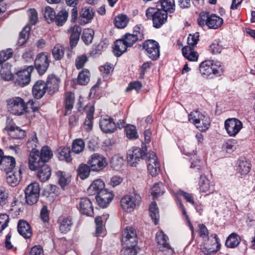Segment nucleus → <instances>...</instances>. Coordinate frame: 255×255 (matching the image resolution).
I'll return each instance as SVG.
<instances>
[{"mask_svg": "<svg viewBox=\"0 0 255 255\" xmlns=\"http://www.w3.org/2000/svg\"><path fill=\"white\" fill-rule=\"evenodd\" d=\"M7 108L11 114L16 116H21L27 112V105L30 106L34 112L38 110L35 106V101L29 100L26 104L24 100L19 97H14L8 99L6 101Z\"/></svg>", "mask_w": 255, "mask_h": 255, "instance_id": "f257e3e1", "label": "nucleus"}, {"mask_svg": "<svg viewBox=\"0 0 255 255\" xmlns=\"http://www.w3.org/2000/svg\"><path fill=\"white\" fill-rule=\"evenodd\" d=\"M188 121L201 131L207 130L211 123L210 118L198 110L193 111L188 115Z\"/></svg>", "mask_w": 255, "mask_h": 255, "instance_id": "f03ea898", "label": "nucleus"}, {"mask_svg": "<svg viewBox=\"0 0 255 255\" xmlns=\"http://www.w3.org/2000/svg\"><path fill=\"white\" fill-rule=\"evenodd\" d=\"M148 19H152L153 26L156 28H160L167 20V13L165 10L156 7H148L145 12Z\"/></svg>", "mask_w": 255, "mask_h": 255, "instance_id": "7ed1b4c3", "label": "nucleus"}, {"mask_svg": "<svg viewBox=\"0 0 255 255\" xmlns=\"http://www.w3.org/2000/svg\"><path fill=\"white\" fill-rule=\"evenodd\" d=\"M141 197L137 193L133 192L129 195H126L121 200V206L127 212H131L141 202Z\"/></svg>", "mask_w": 255, "mask_h": 255, "instance_id": "20e7f679", "label": "nucleus"}, {"mask_svg": "<svg viewBox=\"0 0 255 255\" xmlns=\"http://www.w3.org/2000/svg\"><path fill=\"white\" fill-rule=\"evenodd\" d=\"M25 196L26 203L32 205L38 201L40 194L39 183L36 182L29 184L25 189Z\"/></svg>", "mask_w": 255, "mask_h": 255, "instance_id": "39448f33", "label": "nucleus"}, {"mask_svg": "<svg viewBox=\"0 0 255 255\" xmlns=\"http://www.w3.org/2000/svg\"><path fill=\"white\" fill-rule=\"evenodd\" d=\"M147 170L152 176H156L160 172V164L156 154L148 152L145 155Z\"/></svg>", "mask_w": 255, "mask_h": 255, "instance_id": "423d86ee", "label": "nucleus"}, {"mask_svg": "<svg viewBox=\"0 0 255 255\" xmlns=\"http://www.w3.org/2000/svg\"><path fill=\"white\" fill-rule=\"evenodd\" d=\"M34 67L30 66L26 69L17 72L13 78L15 84L20 87L28 85L30 81L31 73Z\"/></svg>", "mask_w": 255, "mask_h": 255, "instance_id": "0eeeda50", "label": "nucleus"}, {"mask_svg": "<svg viewBox=\"0 0 255 255\" xmlns=\"http://www.w3.org/2000/svg\"><path fill=\"white\" fill-rule=\"evenodd\" d=\"M88 164L91 170L99 171L105 168L108 164L106 157L99 153H94L89 158Z\"/></svg>", "mask_w": 255, "mask_h": 255, "instance_id": "6e6552de", "label": "nucleus"}, {"mask_svg": "<svg viewBox=\"0 0 255 255\" xmlns=\"http://www.w3.org/2000/svg\"><path fill=\"white\" fill-rule=\"evenodd\" d=\"M143 48L147 56L152 60H156L159 57V45L156 41L152 39L146 40L143 44Z\"/></svg>", "mask_w": 255, "mask_h": 255, "instance_id": "1a4fd4ad", "label": "nucleus"}, {"mask_svg": "<svg viewBox=\"0 0 255 255\" xmlns=\"http://www.w3.org/2000/svg\"><path fill=\"white\" fill-rule=\"evenodd\" d=\"M122 241L123 246H136L137 236L136 230L131 227H127L123 233Z\"/></svg>", "mask_w": 255, "mask_h": 255, "instance_id": "9d476101", "label": "nucleus"}, {"mask_svg": "<svg viewBox=\"0 0 255 255\" xmlns=\"http://www.w3.org/2000/svg\"><path fill=\"white\" fill-rule=\"evenodd\" d=\"M242 123L236 118H230L225 122V128L230 136L235 137L243 128Z\"/></svg>", "mask_w": 255, "mask_h": 255, "instance_id": "9b49d317", "label": "nucleus"}, {"mask_svg": "<svg viewBox=\"0 0 255 255\" xmlns=\"http://www.w3.org/2000/svg\"><path fill=\"white\" fill-rule=\"evenodd\" d=\"M44 17L49 23L55 20L58 26H62L64 23V10L61 9L56 15L52 8L49 6H46L44 10Z\"/></svg>", "mask_w": 255, "mask_h": 255, "instance_id": "f8f14e48", "label": "nucleus"}, {"mask_svg": "<svg viewBox=\"0 0 255 255\" xmlns=\"http://www.w3.org/2000/svg\"><path fill=\"white\" fill-rule=\"evenodd\" d=\"M50 61L47 55L41 53L38 54L34 61L35 68L38 73L42 75L47 70L49 66Z\"/></svg>", "mask_w": 255, "mask_h": 255, "instance_id": "ddd939ff", "label": "nucleus"}, {"mask_svg": "<svg viewBox=\"0 0 255 255\" xmlns=\"http://www.w3.org/2000/svg\"><path fill=\"white\" fill-rule=\"evenodd\" d=\"M156 240L158 245V249L162 252H168L170 253L174 252V250L171 247L167 240L168 237L164 233L160 231L157 233L156 235Z\"/></svg>", "mask_w": 255, "mask_h": 255, "instance_id": "4468645a", "label": "nucleus"}, {"mask_svg": "<svg viewBox=\"0 0 255 255\" xmlns=\"http://www.w3.org/2000/svg\"><path fill=\"white\" fill-rule=\"evenodd\" d=\"M80 212L87 216H94V207L92 201L87 197H83L80 199L78 206Z\"/></svg>", "mask_w": 255, "mask_h": 255, "instance_id": "2eb2a0df", "label": "nucleus"}, {"mask_svg": "<svg viewBox=\"0 0 255 255\" xmlns=\"http://www.w3.org/2000/svg\"><path fill=\"white\" fill-rule=\"evenodd\" d=\"M143 155V152L140 148L132 147L128 152L127 161L128 163L131 166L135 167Z\"/></svg>", "mask_w": 255, "mask_h": 255, "instance_id": "dca6fc26", "label": "nucleus"}, {"mask_svg": "<svg viewBox=\"0 0 255 255\" xmlns=\"http://www.w3.org/2000/svg\"><path fill=\"white\" fill-rule=\"evenodd\" d=\"M42 164H44L40 157L38 150L31 151L28 157V166L30 170L35 171Z\"/></svg>", "mask_w": 255, "mask_h": 255, "instance_id": "f3484780", "label": "nucleus"}, {"mask_svg": "<svg viewBox=\"0 0 255 255\" xmlns=\"http://www.w3.org/2000/svg\"><path fill=\"white\" fill-rule=\"evenodd\" d=\"M114 195L107 189L103 190L96 196L98 205L102 208H106L113 200Z\"/></svg>", "mask_w": 255, "mask_h": 255, "instance_id": "a211bd4d", "label": "nucleus"}, {"mask_svg": "<svg viewBox=\"0 0 255 255\" xmlns=\"http://www.w3.org/2000/svg\"><path fill=\"white\" fill-rule=\"evenodd\" d=\"M100 127L101 130L105 133L114 132L117 128L114 120L107 116L101 118Z\"/></svg>", "mask_w": 255, "mask_h": 255, "instance_id": "6ab92c4d", "label": "nucleus"}, {"mask_svg": "<svg viewBox=\"0 0 255 255\" xmlns=\"http://www.w3.org/2000/svg\"><path fill=\"white\" fill-rule=\"evenodd\" d=\"M81 32V27L77 25L71 27L67 30V33L70 34L69 44L71 49H73L77 45Z\"/></svg>", "mask_w": 255, "mask_h": 255, "instance_id": "aec40b11", "label": "nucleus"}, {"mask_svg": "<svg viewBox=\"0 0 255 255\" xmlns=\"http://www.w3.org/2000/svg\"><path fill=\"white\" fill-rule=\"evenodd\" d=\"M84 110L87 112L85 119L84 127L87 130H91L93 128V120L94 113V107L91 104H87Z\"/></svg>", "mask_w": 255, "mask_h": 255, "instance_id": "412c9836", "label": "nucleus"}, {"mask_svg": "<svg viewBox=\"0 0 255 255\" xmlns=\"http://www.w3.org/2000/svg\"><path fill=\"white\" fill-rule=\"evenodd\" d=\"M16 161L15 158L11 156H4L0 165L1 170L6 173L12 172L15 168Z\"/></svg>", "mask_w": 255, "mask_h": 255, "instance_id": "4be33fe9", "label": "nucleus"}, {"mask_svg": "<svg viewBox=\"0 0 255 255\" xmlns=\"http://www.w3.org/2000/svg\"><path fill=\"white\" fill-rule=\"evenodd\" d=\"M59 79L54 75H49L47 79L46 87L49 95H52L58 90L59 87Z\"/></svg>", "mask_w": 255, "mask_h": 255, "instance_id": "5701e85b", "label": "nucleus"}, {"mask_svg": "<svg viewBox=\"0 0 255 255\" xmlns=\"http://www.w3.org/2000/svg\"><path fill=\"white\" fill-rule=\"evenodd\" d=\"M47 89L46 84L42 80H38L33 86L32 94L35 98L41 99L46 93Z\"/></svg>", "mask_w": 255, "mask_h": 255, "instance_id": "b1692460", "label": "nucleus"}, {"mask_svg": "<svg viewBox=\"0 0 255 255\" xmlns=\"http://www.w3.org/2000/svg\"><path fill=\"white\" fill-rule=\"evenodd\" d=\"M105 183L101 179L94 180L87 189L89 195H98L100 192L105 190Z\"/></svg>", "mask_w": 255, "mask_h": 255, "instance_id": "393cba45", "label": "nucleus"}, {"mask_svg": "<svg viewBox=\"0 0 255 255\" xmlns=\"http://www.w3.org/2000/svg\"><path fill=\"white\" fill-rule=\"evenodd\" d=\"M212 60L205 61L200 64L199 71L203 77L205 78L213 77V72L212 69Z\"/></svg>", "mask_w": 255, "mask_h": 255, "instance_id": "a878e982", "label": "nucleus"}, {"mask_svg": "<svg viewBox=\"0 0 255 255\" xmlns=\"http://www.w3.org/2000/svg\"><path fill=\"white\" fill-rule=\"evenodd\" d=\"M21 170L19 169L13 172L7 173L6 180L7 183L11 187L16 186L21 180Z\"/></svg>", "mask_w": 255, "mask_h": 255, "instance_id": "bb28decb", "label": "nucleus"}, {"mask_svg": "<svg viewBox=\"0 0 255 255\" xmlns=\"http://www.w3.org/2000/svg\"><path fill=\"white\" fill-rule=\"evenodd\" d=\"M19 234L24 238L29 239L32 236V230L29 224L25 221L20 220L17 225Z\"/></svg>", "mask_w": 255, "mask_h": 255, "instance_id": "cd10ccee", "label": "nucleus"}, {"mask_svg": "<svg viewBox=\"0 0 255 255\" xmlns=\"http://www.w3.org/2000/svg\"><path fill=\"white\" fill-rule=\"evenodd\" d=\"M59 189L56 186L52 184L47 185L44 189L43 195L48 199L50 202L53 201L59 194Z\"/></svg>", "mask_w": 255, "mask_h": 255, "instance_id": "c85d7f7f", "label": "nucleus"}, {"mask_svg": "<svg viewBox=\"0 0 255 255\" xmlns=\"http://www.w3.org/2000/svg\"><path fill=\"white\" fill-rule=\"evenodd\" d=\"M6 130L8 135L13 139H20L25 135V130L13 125L7 127Z\"/></svg>", "mask_w": 255, "mask_h": 255, "instance_id": "c756f323", "label": "nucleus"}, {"mask_svg": "<svg viewBox=\"0 0 255 255\" xmlns=\"http://www.w3.org/2000/svg\"><path fill=\"white\" fill-rule=\"evenodd\" d=\"M128 47L122 38L118 39L115 42L113 52L116 56L119 57L127 51Z\"/></svg>", "mask_w": 255, "mask_h": 255, "instance_id": "7c9ffc66", "label": "nucleus"}, {"mask_svg": "<svg viewBox=\"0 0 255 255\" xmlns=\"http://www.w3.org/2000/svg\"><path fill=\"white\" fill-rule=\"evenodd\" d=\"M37 173V176L42 182L47 180L51 175L50 167L46 164H42L40 167Z\"/></svg>", "mask_w": 255, "mask_h": 255, "instance_id": "2f4dec72", "label": "nucleus"}, {"mask_svg": "<svg viewBox=\"0 0 255 255\" xmlns=\"http://www.w3.org/2000/svg\"><path fill=\"white\" fill-rule=\"evenodd\" d=\"M75 99V94L73 92H67L65 95V116L73 109Z\"/></svg>", "mask_w": 255, "mask_h": 255, "instance_id": "473e14b6", "label": "nucleus"}, {"mask_svg": "<svg viewBox=\"0 0 255 255\" xmlns=\"http://www.w3.org/2000/svg\"><path fill=\"white\" fill-rule=\"evenodd\" d=\"M223 22V20L220 17L215 14H209L207 26L210 28L217 29L222 25Z\"/></svg>", "mask_w": 255, "mask_h": 255, "instance_id": "72a5a7b5", "label": "nucleus"}, {"mask_svg": "<svg viewBox=\"0 0 255 255\" xmlns=\"http://www.w3.org/2000/svg\"><path fill=\"white\" fill-rule=\"evenodd\" d=\"M212 236L215 239V243L214 244L216 245V248L213 247L208 248L206 246H203L201 248V251L204 255H210L215 254L220 248L221 245L218 236L216 234H213Z\"/></svg>", "mask_w": 255, "mask_h": 255, "instance_id": "f704fd0d", "label": "nucleus"}, {"mask_svg": "<svg viewBox=\"0 0 255 255\" xmlns=\"http://www.w3.org/2000/svg\"><path fill=\"white\" fill-rule=\"evenodd\" d=\"M241 242L240 236L236 233H233L227 238L226 246L230 248L237 247Z\"/></svg>", "mask_w": 255, "mask_h": 255, "instance_id": "c9c22d12", "label": "nucleus"}, {"mask_svg": "<svg viewBox=\"0 0 255 255\" xmlns=\"http://www.w3.org/2000/svg\"><path fill=\"white\" fill-rule=\"evenodd\" d=\"M128 22L129 18L126 14H119L114 19V24L118 28H124Z\"/></svg>", "mask_w": 255, "mask_h": 255, "instance_id": "e433bc0d", "label": "nucleus"}, {"mask_svg": "<svg viewBox=\"0 0 255 255\" xmlns=\"http://www.w3.org/2000/svg\"><path fill=\"white\" fill-rule=\"evenodd\" d=\"M182 54L185 58L191 61H196L198 60V53L193 51L190 47H184L182 48Z\"/></svg>", "mask_w": 255, "mask_h": 255, "instance_id": "4c0bfd02", "label": "nucleus"}, {"mask_svg": "<svg viewBox=\"0 0 255 255\" xmlns=\"http://www.w3.org/2000/svg\"><path fill=\"white\" fill-rule=\"evenodd\" d=\"M90 73L87 69L80 72L77 77V83L80 85H86L90 81Z\"/></svg>", "mask_w": 255, "mask_h": 255, "instance_id": "58836bf2", "label": "nucleus"}, {"mask_svg": "<svg viewBox=\"0 0 255 255\" xmlns=\"http://www.w3.org/2000/svg\"><path fill=\"white\" fill-rule=\"evenodd\" d=\"M94 15V12L92 7H84L81 11L80 18L85 19L83 20V22L87 23L93 18Z\"/></svg>", "mask_w": 255, "mask_h": 255, "instance_id": "ea45409f", "label": "nucleus"}, {"mask_svg": "<svg viewBox=\"0 0 255 255\" xmlns=\"http://www.w3.org/2000/svg\"><path fill=\"white\" fill-rule=\"evenodd\" d=\"M94 34V30L91 28L84 29L81 38L85 44L89 45L92 42Z\"/></svg>", "mask_w": 255, "mask_h": 255, "instance_id": "a19ab883", "label": "nucleus"}, {"mask_svg": "<svg viewBox=\"0 0 255 255\" xmlns=\"http://www.w3.org/2000/svg\"><path fill=\"white\" fill-rule=\"evenodd\" d=\"M162 10L172 13L175 10L174 0H159Z\"/></svg>", "mask_w": 255, "mask_h": 255, "instance_id": "79ce46f5", "label": "nucleus"}, {"mask_svg": "<svg viewBox=\"0 0 255 255\" xmlns=\"http://www.w3.org/2000/svg\"><path fill=\"white\" fill-rule=\"evenodd\" d=\"M91 168L90 166L86 164H81L78 169V175L81 179H85L90 175Z\"/></svg>", "mask_w": 255, "mask_h": 255, "instance_id": "37998d69", "label": "nucleus"}, {"mask_svg": "<svg viewBox=\"0 0 255 255\" xmlns=\"http://www.w3.org/2000/svg\"><path fill=\"white\" fill-rule=\"evenodd\" d=\"M149 214L152 220L154 221L155 225L158 223L159 218L158 207L155 202H152L149 206Z\"/></svg>", "mask_w": 255, "mask_h": 255, "instance_id": "c03bdc74", "label": "nucleus"}, {"mask_svg": "<svg viewBox=\"0 0 255 255\" xmlns=\"http://www.w3.org/2000/svg\"><path fill=\"white\" fill-rule=\"evenodd\" d=\"M199 189L201 192H207L210 191V184L209 180L206 176L202 174L199 181Z\"/></svg>", "mask_w": 255, "mask_h": 255, "instance_id": "a18cd8bd", "label": "nucleus"}, {"mask_svg": "<svg viewBox=\"0 0 255 255\" xmlns=\"http://www.w3.org/2000/svg\"><path fill=\"white\" fill-rule=\"evenodd\" d=\"M135 36L133 34L126 33L122 37V39L128 47H131L137 40H141V36Z\"/></svg>", "mask_w": 255, "mask_h": 255, "instance_id": "49530a36", "label": "nucleus"}, {"mask_svg": "<svg viewBox=\"0 0 255 255\" xmlns=\"http://www.w3.org/2000/svg\"><path fill=\"white\" fill-rule=\"evenodd\" d=\"M39 154L40 157L44 163L48 162L53 156L52 151L48 146H44L42 147Z\"/></svg>", "mask_w": 255, "mask_h": 255, "instance_id": "de8ad7c7", "label": "nucleus"}, {"mask_svg": "<svg viewBox=\"0 0 255 255\" xmlns=\"http://www.w3.org/2000/svg\"><path fill=\"white\" fill-rule=\"evenodd\" d=\"M109 218V215H103L102 216H97L95 219V222L96 225V233L97 236H100L103 230V220H107Z\"/></svg>", "mask_w": 255, "mask_h": 255, "instance_id": "09e8293b", "label": "nucleus"}, {"mask_svg": "<svg viewBox=\"0 0 255 255\" xmlns=\"http://www.w3.org/2000/svg\"><path fill=\"white\" fill-rule=\"evenodd\" d=\"M30 28L29 26H25L19 34V37L17 42V44L19 46H22L24 45L28 37L30 32Z\"/></svg>", "mask_w": 255, "mask_h": 255, "instance_id": "8fccbe9b", "label": "nucleus"}, {"mask_svg": "<svg viewBox=\"0 0 255 255\" xmlns=\"http://www.w3.org/2000/svg\"><path fill=\"white\" fill-rule=\"evenodd\" d=\"M85 147V143L82 139H75L72 144V152L76 153H79L83 151Z\"/></svg>", "mask_w": 255, "mask_h": 255, "instance_id": "3c124183", "label": "nucleus"}, {"mask_svg": "<svg viewBox=\"0 0 255 255\" xmlns=\"http://www.w3.org/2000/svg\"><path fill=\"white\" fill-rule=\"evenodd\" d=\"M251 165L247 161H240L238 165V172L242 175H247L250 171Z\"/></svg>", "mask_w": 255, "mask_h": 255, "instance_id": "603ef678", "label": "nucleus"}, {"mask_svg": "<svg viewBox=\"0 0 255 255\" xmlns=\"http://www.w3.org/2000/svg\"><path fill=\"white\" fill-rule=\"evenodd\" d=\"M212 69H213V76H221L224 71V65L219 61L214 62L212 61Z\"/></svg>", "mask_w": 255, "mask_h": 255, "instance_id": "864d4df0", "label": "nucleus"}, {"mask_svg": "<svg viewBox=\"0 0 255 255\" xmlns=\"http://www.w3.org/2000/svg\"><path fill=\"white\" fill-rule=\"evenodd\" d=\"M38 138L36 136V134L35 132H33L30 135L29 138L28 139L26 146L28 148L31 149V151L37 150L36 149L37 144L38 143Z\"/></svg>", "mask_w": 255, "mask_h": 255, "instance_id": "5fc2aeb1", "label": "nucleus"}, {"mask_svg": "<svg viewBox=\"0 0 255 255\" xmlns=\"http://www.w3.org/2000/svg\"><path fill=\"white\" fill-rule=\"evenodd\" d=\"M127 136L130 139H134L138 137L136 127L133 125H128L125 129Z\"/></svg>", "mask_w": 255, "mask_h": 255, "instance_id": "6e6d98bb", "label": "nucleus"}, {"mask_svg": "<svg viewBox=\"0 0 255 255\" xmlns=\"http://www.w3.org/2000/svg\"><path fill=\"white\" fill-rule=\"evenodd\" d=\"M52 55L55 60L61 59L64 55L63 46L60 44H56L52 49Z\"/></svg>", "mask_w": 255, "mask_h": 255, "instance_id": "4d7b16f0", "label": "nucleus"}, {"mask_svg": "<svg viewBox=\"0 0 255 255\" xmlns=\"http://www.w3.org/2000/svg\"><path fill=\"white\" fill-rule=\"evenodd\" d=\"M236 140L231 139L225 141L223 145V148L228 152H231L237 148Z\"/></svg>", "mask_w": 255, "mask_h": 255, "instance_id": "13d9d810", "label": "nucleus"}, {"mask_svg": "<svg viewBox=\"0 0 255 255\" xmlns=\"http://www.w3.org/2000/svg\"><path fill=\"white\" fill-rule=\"evenodd\" d=\"M177 204L178 206L180 209L181 210L182 215L183 216H184V217H185L186 220L187 221L188 225L190 228V229L191 231L192 234L193 235V234L194 233V227L189 220V217H188V215L187 214L186 210L185 209V207H184L183 204L181 203V201L179 200H178V201H177Z\"/></svg>", "mask_w": 255, "mask_h": 255, "instance_id": "bf43d9fd", "label": "nucleus"}, {"mask_svg": "<svg viewBox=\"0 0 255 255\" xmlns=\"http://www.w3.org/2000/svg\"><path fill=\"white\" fill-rule=\"evenodd\" d=\"M163 184L159 182L155 184L151 189V194L154 197H156L159 195L163 194L164 193L162 190Z\"/></svg>", "mask_w": 255, "mask_h": 255, "instance_id": "052dcab7", "label": "nucleus"}, {"mask_svg": "<svg viewBox=\"0 0 255 255\" xmlns=\"http://www.w3.org/2000/svg\"><path fill=\"white\" fill-rule=\"evenodd\" d=\"M209 13L207 12H200L198 18V23L202 27L207 26V21L209 19Z\"/></svg>", "mask_w": 255, "mask_h": 255, "instance_id": "680f3d73", "label": "nucleus"}, {"mask_svg": "<svg viewBox=\"0 0 255 255\" xmlns=\"http://www.w3.org/2000/svg\"><path fill=\"white\" fill-rule=\"evenodd\" d=\"M199 40V33L196 32L193 34H190L188 37L187 43L189 46L187 47H193L198 43Z\"/></svg>", "mask_w": 255, "mask_h": 255, "instance_id": "e2e57ef3", "label": "nucleus"}, {"mask_svg": "<svg viewBox=\"0 0 255 255\" xmlns=\"http://www.w3.org/2000/svg\"><path fill=\"white\" fill-rule=\"evenodd\" d=\"M88 57L85 55L83 54L78 56L75 60V66L77 69H80L82 68L86 62L88 61Z\"/></svg>", "mask_w": 255, "mask_h": 255, "instance_id": "0e129e2a", "label": "nucleus"}, {"mask_svg": "<svg viewBox=\"0 0 255 255\" xmlns=\"http://www.w3.org/2000/svg\"><path fill=\"white\" fill-rule=\"evenodd\" d=\"M9 221V218L7 214H0V233L8 226Z\"/></svg>", "mask_w": 255, "mask_h": 255, "instance_id": "69168bd1", "label": "nucleus"}, {"mask_svg": "<svg viewBox=\"0 0 255 255\" xmlns=\"http://www.w3.org/2000/svg\"><path fill=\"white\" fill-rule=\"evenodd\" d=\"M12 55V51L11 49L3 50L0 52V65L4 61L9 59Z\"/></svg>", "mask_w": 255, "mask_h": 255, "instance_id": "338daca9", "label": "nucleus"}, {"mask_svg": "<svg viewBox=\"0 0 255 255\" xmlns=\"http://www.w3.org/2000/svg\"><path fill=\"white\" fill-rule=\"evenodd\" d=\"M29 255H44L43 249L41 246L35 245L31 248Z\"/></svg>", "mask_w": 255, "mask_h": 255, "instance_id": "774afa93", "label": "nucleus"}]
</instances>
